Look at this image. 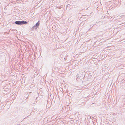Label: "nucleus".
<instances>
[{"label":"nucleus","mask_w":125,"mask_h":125,"mask_svg":"<svg viewBox=\"0 0 125 125\" xmlns=\"http://www.w3.org/2000/svg\"><path fill=\"white\" fill-rule=\"evenodd\" d=\"M27 22L26 21H16L15 22V23L16 24L19 25H21L24 24H26L27 23Z\"/></svg>","instance_id":"obj_1"},{"label":"nucleus","mask_w":125,"mask_h":125,"mask_svg":"<svg viewBox=\"0 0 125 125\" xmlns=\"http://www.w3.org/2000/svg\"><path fill=\"white\" fill-rule=\"evenodd\" d=\"M39 22H38L36 24V26H38L39 25Z\"/></svg>","instance_id":"obj_2"},{"label":"nucleus","mask_w":125,"mask_h":125,"mask_svg":"<svg viewBox=\"0 0 125 125\" xmlns=\"http://www.w3.org/2000/svg\"><path fill=\"white\" fill-rule=\"evenodd\" d=\"M35 27V26H33V27Z\"/></svg>","instance_id":"obj_3"}]
</instances>
